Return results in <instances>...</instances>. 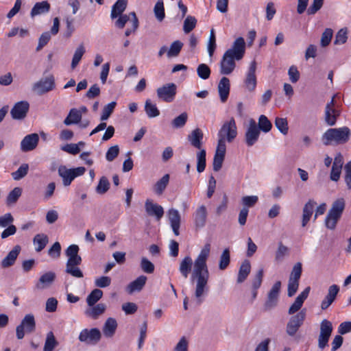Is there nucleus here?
Segmentation results:
<instances>
[{
    "label": "nucleus",
    "instance_id": "23",
    "mask_svg": "<svg viewBox=\"0 0 351 351\" xmlns=\"http://www.w3.org/2000/svg\"><path fill=\"white\" fill-rule=\"evenodd\" d=\"M339 291V287L337 285H332L329 287L328 293L321 303V308L322 310L327 309L332 304Z\"/></svg>",
    "mask_w": 351,
    "mask_h": 351
},
{
    "label": "nucleus",
    "instance_id": "44",
    "mask_svg": "<svg viewBox=\"0 0 351 351\" xmlns=\"http://www.w3.org/2000/svg\"><path fill=\"white\" fill-rule=\"evenodd\" d=\"M132 12H130L128 14H121L118 16V19L114 22V25L119 29H123L127 23H129L130 25L132 24L133 16H132Z\"/></svg>",
    "mask_w": 351,
    "mask_h": 351
},
{
    "label": "nucleus",
    "instance_id": "39",
    "mask_svg": "<svg viewBox=\"0 0 351 351\" xmlns=\"http://www.w3.org/2000/svg\"><path fill=\"white\" fill-rule=\"evenodd\" d=\"M251 270V265L248 261H245L242 263L241 265L240 266L238 277H237V282L238 283H242L244 282L247 277L248 276L249 274L250 273Z\"/></svg>",
    "mask_w": 351,
    "mask_h": 351
},
{
    "label": "nucleus",
    "instance_id": "30",
    "mask_svg": "<svg viewBox=\"0 0 351 351\" xmlns=\"http://www.w3.org/2000/svg\"><path fill=\"white\" fill-rule=\"evenodd\" d=\"M168 217L175 235L178 236L181 217L178 210L171 208L168 211Z\"/></svg>",
    "mask_w": 351,
    "mask_h": 351
},
{
    "label": "nucleus",
    "instance_id": "21",
    "mask_svg": "<svg viewBox=\"0 0 351 351\" xmlns=\"http://www.w3.org/2000/svg\"><path fill=\"white\" fill-rule=\"evenodd\" d=\"M21 250V247L20 245H15L7 256L2 259L1 261V267L5 269L14 265Z\"/></svg>",
    "mask_w": 351,
    "mask_h": 351
},
{
    "label": "nucleus",
    "instance_id": "42",
    "mask_svg": "<svg viewBox=\"0 0 351 351\" xmlns=\"http://www.w3.org/2000/svg\"><path fill=\"white\" fill-rule=\"evenodd\" d=\"M145 111L149 118L156 117L160 114V111L156 104H152L149 99L145 101Z\"/></svg>",
    "mask_w": 351,
    "mask_h": 351
},
{
    "label": "nucleus",
    "instance_id": "50",
    "mask_svg": "<svg viewBox=\"0 0 351 351\" xmlns=\"http://www.w3.org/2000/svg\"><path fill=\"white\" fill-rule=\"evenodd\" d=\"M110 185V184L108 178L105 176H102L100 178L97 186H96V193L99 195L106 193L108 191Z\"/></svg>",
    "mask_w": 351,
    "mask_h": 351
},
{
    "label": "nucleus",
    "instance_id": "11",
    "mask_svg": "<svg viewBox=\"0 0 351 351\" xmlns=\"http://www.w3.org/2000/svg\"><path fill=\"white\" fill-rule=\"evenodd\" d=\"M306 317V311L302 310L293 315L287 324L286 332L289 336H294L300 327L303 324Z\"/></svg>",
    "mask_w": 351,
    "mask_h": 351
},
{
    "label": "nucleus",
    "instance_id": "18",
    "mask_svg": "<svg viewBox=\"0 0 351 351\" xmlns=\"http://www.w3.org/2000/svg\"><path fill=\"white\" fill-rule=\"evenodd\" d=\"M207 217L208 211L206 206H198L193 214V221L197 229H201L206 226Z\"/></svg>",
    "mask_w": 351,
    "mask_h": 351
},
{
    "label": "nucleus",
    "instance_id": "9",
    "mask_svg": "<svg viewBox=\"0 0 351 351\" xmlns=\"http://www.w3.org/2000/svg\"><path fill=\"white\" fill-rule=\"evenodd\" d=\"M55 78L52 75L41 78L36 82L32 89L38 95H43L55 88Z\"/></svg>",
    "mask_w": 351,
    "mask_h": 351
},
{
    "label": "nucleus",
    "instance_id": "47",
    "mask_svg": "<svg viewBox=\"0 0 351 351\" xmlns=\"http://www.w3.org/2000/svg\"><path fill=\"white\" fill-rule=\"evenodd\" d=\"M230 263V254L228 248L225 249L220 256L219 261V269L225 270Z\"/></svg>",
    "mask_w": 351,
    "mask_h": 351
},
{
    "label": "nucleus",
    "instance_id": "5",
    "mask_svg": "<svg viewBox=\"0 0 351 351\" xmlns=\"http://www.w3.org/2000/svg\"><path fill=\"white\" fill-rule=\"evenodd\" d=\"M345 208V200L339 198L335 200L329 210L326 219L325 225L327 228L334 230L338 221L340 219L341 215Z\"/></svg>",
    "mask_w": 351,
    "mask_h": 351
},
{
    "label": "nucleus",
    "instance_id": "14",
    "mask_svg": "<svg viewBox=\"0 0 351 351\" xmlns=\"http://www.w3.org/2000/svg\"><path fill=\"white\" fill-rule=\"evenodd\" d=\"M280 288L281 282L276 281L268 293L267 299L264 304L265 311H269L277 305Z\"/></svg>",
    "mask_w": 351,
    "mask_h": 351
},
{
    "label": "nucleus",
    "instance_id": "19",
    "mask_svg": "<svg viewBox=\"0 0 351 351\" xmlns=\"http://www.w3.org/2000/svg\"><path fill=\"white\" fill-rule=\"evenodd\" d=\"M39 141L38 134L33 133L25 136L21 142V149L23 152H30L36 149Z\"/></svg>",
    "mask_w": 351,
    "mask_h": 351
},
{
    "label": "nucleus",
    "instance_id": "57",
    "mask_svg": "<svg viewBox=\"0 0 351 351\" xmlns=\"http://www.w3.org/2000/svg\"><path fill=\"white\" fill-rule=\"evenodd\" d=\"M188 119L186 112H182L179 116L176 117L171 122L172 126L174 128H180L185 125Z\"/></svg>",
    "mask_w": 351,
    "mask_h": 351
},
{
    "label": "nucleus",
    "instance_id": "22",
    "mask_svg": "<svg viewBox=\"0 0 351 351\" xmlns=\"http://www.w3.org/2000/svg\"><path fill=\"white\" fill-rule=\"evenodd\" d=\"M311 288L310 287H307L300 294H299L295 298L294 302L289 307L288 313L289 315H293L295 313L298 312L304 302V300L308 298Z\"/></svg>",
    "mask_w": 351,
    "mask_h": 351
},
{
    "label": "nucleus",
    "instance_id": "51",
    "mask_svg": "<svg viewBox=\"0 0 351 351\" xmlns=\"http://www.w3.org/2000/svg\"><path fill=\"white\" fill-rule=\"evenodd\" d=\"M217 44L215 30L213 29H211L209 39L207 44V51L210 58H212L213 56Z\"/></svg>",
    "mask_w": 351,
    "mask_h": 351
},
{
    "label": "nucleus",
    "instance_id": "37",
    "mask_svg": "<svg viewBox=\"0 0 351 351\" xmlns=\"http://www.w3.org/2000/svg\"><path fill=\"white\" fill-rule=\"evenodd\" d=\"M82 115L80 111L76 108H72L69 112V114L64 120V124L70 125L71 124H77L80 122Z\"/></svg>",
    "mask_w": 351,
    "mask_h": 351
},
{
    "label": "nucleus",
    "instance_id": "10",
    "mask_svg": "<svg viewBox=\"0 0 351 351\" xmlns=\"http://www.w3.org/2000/svg\"><path fill=\"white\" fill-rule=\"evenodd\" d=\"M332 323L327 320L323 319L320 324V332L318 337V347L323 350L328 346V342L332 332Z\"/></svg>",
    "mask_w": 351,
    "mask_h": 351
},
{
    "label": "nucleus",
    "instance_id": "34",
    "mask_svg": "<svg viewBox=\"0 0 351 351\" xmlns=\"http://www.w3.org/2000/svg\"><path fill=\"white\" fill-rule=\"evenodd\" d=\"M170 176L169 174L164 175L153 186V191L157 195H161L169 184Z\"/></svg>",
    "mask_w": 351,
    "mask_h": 351
},
{
    "label": "nucleus",
    "instance_id": "13",
    "mask_svg": "<svg viewBox=\"0 0 351 351\" xmlns=\"http://www.w3.org/2000/svg\"><path fill=\"white\" fill-rule=\"evenodd\" d=\"M177 86L173 83L167 84L156 90L158 97L165 102H171L176 95Z\"/></svg>",
    "mask_w": 351,
    "mask_h": 351
},
{
    "label": "nucleus",
    "instance_id": "54",
    "mask_svg": "<svg viewBox=\"0 0 351 351\" xmlns=\"http://www.w3.org/2000/svg\"><path fill=\"white\" fill-rule=\"evenodd\" d=\"M275 126L284 135L288 133L289 127L286 118L276 117L275 119Z\"/></svg>",
    "mask_w": 351,
    "mask_h": 351
},
{
    "label": "nucleus",
    "instance_id": "40",
    "mask_svg": "<svg viewBox=\"0 0 351 351\" xmlns=\"http://www.w3.org/2000/svg\"><path fill=\"white\" fill-rule=\"evenodd\" d=\"M58 342L56 340L53 332L50 331L47 332L43 351H53V350L58 346Z\"/></svg>",
    "mask_w": 351,
    "mask_h": 351
},
{
    "label": "nucleus",
    "instance_id": "46",
    "mask_svg": "<svg viewBox=\"0 0 351 351\" xmlns=\"http://www.w3.org/2000/svg\"><path fill=\"white\" fill-rule=\"evenodd\" d=\"M85 51V47L83 45H79L75 49L71 65L72 69H74L78 65Z\"/></svg>",
    "mask_w": 351,
    "mask_h": 351
},
{
    "label": "nucleus",
    "instance_id": "15",
    "mask_svg": "<svg viewBox=\"0 0 351 351\" xmlns=\"http://www.w3.org/2000/svg\"><path fill=\"white\" fill-rule=\"evenodd\" d=\"M335 96L334 95L332 97L330 101L326 104L325 108V122L330 126L335 125L337 117L340 115V111L335 107Z\"/></svg>",
    "mask_w": 351,
    "mask_h": 351
},
{
    "label": "nucleus",
    "instance_id": "31",
    "mask_svg": "<svg viewBox=\"0 0 351 351\" xmlns=\"http://www.w3.org/2000/svg\"><path fill=\"white\" fill-rule=\"evenodd\" d=\"M117 326V322L114 318L108 317L102 327V332L104 337L106 338H112L116 332Z\"/></svg>",
    "mask_w": 351,
    "mask_h": 351
},
{
    "label": "nucleus",
    "instance_id": "24",
    "mask_svg": "<svg viewBox=\"0 0 351 351\" xmlns=\"http://www.w3.org/2000/svg\"><path fill=\"white\" fill-rule=\"evenodd\" d=\"M79 247L73 244L69 245L66 250V255L68 257L66 265H80L82 258L78 255Z\"/></svg>",
    "mask_w": 351,
    "mask_h": 351
},
{
    "label": "nucleus",
    "instance_id": "6",
    "mask_svg": "<svg viewBox=\"0 0 351 351\" xmlns=\"http://www.w3.org/2000/svg\"><path fill=\"white\" fill-rule=\"evenodd\" d=\"M58 171L59 176L62 179L63 185L68 186L75 178L82 176L85 173L86 169L83 167L68 169L64 165H60Z\"/></svg>",
    "mask_w": 351,
    "mask_h": 351
},
{
    "label": "nucleus",
    "instance_id": "53",
    "mask_svg": "<svg viewBox=\"0 0 351 351\" xmlns=\"http://www.w3.org/2000/svg\"><path fill=\"white\" fill-rule=\"evenodd\" d=\"M28 170V164L24 163L16 171L12 173V177L14 180H19L27 174Z\"/></svg>",
    "mask_w": 351,
    "mask_h": 351
},
{
    "label": "nucleus",
    "instance_id": "25",
    "mask_svg": "<svg viewBox=\"0 0 351 351\" xmlns=\"http://www.w3.org/2000/svg\"><path fill=\"white\" fill-rule=\"evenodd\" d=\"M217 89L221 101L222 103L226 102L228 98L230 89L229 79L225 76L223 77L218 84Z\"/></svg>",
    "mask_w": 351,
    "mask_h": 351
},
{
    "label": "nucleus",
    "instance_id": "4",
    "mask_svg": "<svg viewBox=\"0 0 351 351\" xmlns=\"http://www.w3.org/2000/svg\"><path fill=\"white\" fill-rule=\"evenodd\" d=\"M237 127L233 117L223 123L217 132V145L226 147V142L231 143L237 136Z\"/></svg>",
    "mask_w": 351,
    "mask_h": 351
},
{
    "label": "nucleus",
    "instance_id": "49",
    "mask_svg": "<svg viewBox=\"0 0 351 351\" xmlns=\"http://www.w3.org/2000/svg\"><path fill=\"white\" fill-rule=\"evenodd\" d=\"M154 12L156 19L161 22L165 17L164 3L162 0H158L154 5Z\"/></svg>",
    "mask_w": 351,
    "mask_h": 351
},
{
    "label": "nucleus",
    "instance_id": "8",
    "mask_svg": "<svg viewBox=\"0 0 351 351\" xmlns=\"http://www.w3.org/2000/svg\"><path fill=\"white\" fill-rule=\"evenodd\" d=\"M101 338V331L97 328H84L80 332V341L88 345L97 344Z\"/></svg>",
    "mask_w": 351,
    "mask_h": 351
},
{
    "label": "nucleus",
    "instance_id": "56",
    "mask_svg": "<svg viewBox=\"0 0 351 351\" xmlns=\"http://www.w3.org/2000/svg\"><path fill=\"white\" fill-rule=\"evenodd\" d=\"M116 105L117 103L115 101H112L104 107L100 118L101 121H104L110 117L111 114L113 112Z\"/></svg>",
    "mask_w": 351,
    "mask_h": 351
},
{
    "label": "nucleus",
    "instance_id": "41",
    "mask_svg": "<svg viewBox=\"0 0 351 351\" xmlns=\"http://www.w3.org/2000/svg\"><path fill=\"white\" fill-rule=\"evenodd\" d=\"M183 47V43L180 40H175L173 41L167 51V58H171L173 57H177L180 54L182 48Z\"/></svg>",
    "mask_w": 351,
    "mask_h": 351
},
{
    "label": "nucleus",
    "instance_id": "2",
    "mask_svg": "<svg viewBox=\"0 0 351 351\" xmlns=\"http://www.w3.org/2000/svg\"><path fill=\"white\" fill-rule=\"evenodd\" d=\"M246 43L243 37H238L231 47L227 49L219 62V71L221 75H230L236 68V61L241 60L245 53Z\"/></svg>",
    "mask_w": 351,
    "mask_h": 351
},
{
    "label": "nucleus",
    "instance_id": "12",
    "mask_svg": "<svg viewBox=\"0 0 351 351\" xmlns=\"http://www.w3.org/2000/svg\"><path fill=\"white\" fill-rule=\"evenodd\" d=\"M261 132L254 119L249 121L248 126L245 133V141L248 147L253 146L258 140Z\"/></svg>",
    "mask_w": 351,
    "mask_h": 351
},
{
    "label": "nucleus",
    "instance_id": "3",
    "mask_svg": "<svg viewBox=\"0 0 351 351\" xmlns=\"http://www.w3.org/2000/svg\"><path fill=\"white\" fill-rule=\"evenodd\" d=\"M351 135L348 127L330 128L322 136V141L325 145L343 144L348 141Z\"/></svg>",
    "mask_w": 351,
    "mask_h": 351
},
{
    "label": "nucleus",
    "instance_id": "33",
    "mask_svg": "<svg viewBox=\"0 0 351 351\" xmlns=\"http://www.w3.org/2000/svg\"><path fill=\"white\" fill-rule=\"evenodd\" d=\"M316 204L317 203L312 199H309L305 204L302 210V226L303 227H304L309 221Z\"/></svg>",
    "mask_w": 351,
    "mask_h": 351
},
{
    "label": "nucleus",
    "instance_id": "45",
    "mask_svg": "<svg viewBox=\"0 0 351 351\" xmlns=\"http://www.w3.org/2000/svg\"><path fill=\"white\" fill-rule=\"evenodd\" d=\"M103 291L99 289L93 290L86 298V302L88 306H93L102 298Z\"/></svg>",
    "mask_w": 351,
    "mask_h": 351
},
{
    "label": "nucleus",
    "instance_id": "61",
    "mask_svg": "<svg viewBox=\"0 0 351 351\" xmlns=\"http://www.w3.org/2000/svg\"><path fill=\"white\" fill-rule=\"evenodd\" d=\"M197 23V20L194 16H188L184 21L183 25V30L185 33L191 32L195 27Z\"/></svg>",
    "mask_w": 351,
    "mask_h": 351
},
{
    "label": "nucleus",
    "instance_id": "64",
    "mask_svg": "<svg viewBox=\"0 0 351 351\" xmlns=\"http://www.w3.org/2000/svg\"><path fill=\"white\" fill-rule=\"evenodd\" d=\"M173 351H189V341L185 337L180 339Z\"/></svg>",
    "mask_w": 351,
    "mask_h": 351
},
{
    "label": "nucleus",
    "instance_id": "32",
    "mask_svg": "<svg viewBox=\"0 0 351 351\" xmlns=\"http://www.w3.org/2000/svg\"><path fill=\"white\" fill-rule=\"evenodd\" d=\"M147 277L145 276H140L136 280L131 282L126 287V291L128 293L132 294L134 292L141 291L147 282Z\"/></svg>",
    "mask_w": 351,
    "mask_h": 351
},
{
    "label": "nucleus",
    "instance_id": "27",
    "mask_svg": "<svg viewBox=\"0 0 351 351\" xmlns=\"http://www.w3.org/2000/svg\"><path fill=\"white\" fill-rule=\"evenodd\" d=\"M204 137L203 132L199 128L193 130L187 136V139L190 144L198 149H202V140Z\"/></svg>",
    "mask_w": 351,
    "mask_h": 351
},
{
    "label": "nucleus",
    "instance_id": "1",
    "mask_svg": "<svg viewBox=\"0 0 351 351\" xmlns=\"http://www.w3.org/2000/svg\"><path fill=\"white\" fill-rule=\"evenodd\" d=\"M210 244L206 243L201 250L197 258L193 261L190 256H186L180 263L179 271L186 279L191 272V282L195 285L194 296L197 304L203 302L204 297L208 291L210 273L207 260L210 255Z\"/></svg>",
    "mask_w": 351,
    "mask_h": 351
},
{
    "label": "nucleus",
    "instance_id": "38",
    "mask_svg": "<svg viewBox=\"0 0 351 351\" xmlns=\"http://www.w3.org/2000/svg\"><path fill=\"white\" fill-rule=\"evenodd\" d=\"M48 237L45 234H37L33 239L35 250L38 252L42 251L48 243Z\"/></svg>",
    "mask_w": 351,
    "mask_h": 351
},
{
    "label": "nucleus",
    "instance_id": "52",
    "mask_svg": "<svg viewBox=\"0 0 351 351\" xmlns=\"http://www.w3.org/2000/svg\"><path fill=\"white\" fill-rule=\"evenodd\" d=\"M22 193V189L20 187H15L8 195L6 203L8 205L15 204Z\"/></svg>",
    "mask_w": 351,
    "mask_h": 351
},
{
    "label": "nucleus",
    "instance_id": "17",
    "mask_svg": "<svg viewBox=\"0 0 351 351\" xmlns=\"http://www.w3.org/2000/svg\"><path fill=\"white\" fill-rule=\"evenodd\" d=\"M145 209L149 216L154 217L157 221H160L164 215L162 206L154 203L149 199H147L145 202Z\"/></svg>",
    "mask_w": 351,
    "mask_h": 351
},
{
    "label": "nucleus",
    "instance_id": "63",
    "mask_svg": "<svg viewBox=\"0 0 351 351\" xmlns=\"http://www.w3.org/2000/svg\"><path fill=\"white\" fill-rule=\"evenodd\" d=\"M141 267L142 270L147 274H152L154 271V264L145 257L141 259Z\"/></svg>",
    "mask_w": 351,
    "mask_h": 351
},
{
    "label": "nucleus",
    "instance_id": "36",
    "mask_svg": "<svg viewBox=\"0 0 351 351\" xmlns=\"http://www.w3.org/2000/svg\"><path fill=\"white\" fill-rule=\"evenodd\" d=\"M128 4V0H117L112 5L110 17L112 19H116L119 15L123 14Z\"/></svg>",
    "mask_w": 351,
    "mask_h": 351
},
{
    "label": "nucleus",
    "instance_id": "55",
    "mask_svg": "<svg viewBox=\"0 0 351 351\" xmlns=\"http://www.w3.org/2000/svg\"><path fill=\"white\" fill-rule=\"evenodd\" d=\"M210 69L209 66L204 63H202L198 65L197 68V73L199 77L202 80H207L210 77Z\"/></svg>",
    "mask_w": 351,
    "mask_h": 351
},
{
    "label": "nucleus",
    "instance_id": "28",
    "mask_svg": "<svg viewBox=\"0 0 351 351\" xmlns=\"http://www.w3.org/2000/svg\"><path fill=\"white\" fill-rule=\"evenodd\" d=\"M226 152V147L217 145L213 163L214 171L217 172L221 169L225 158Z\"/></svg>",
    "mask_w": 351,
    "mask_h": 351
},
{
    "label": "nucleus",
    "instance_id": "20",
    "mask_svg": "<svg viewBox=\"0 0 351 351\" xmlns=\"http://www.w3.org/2000/svg\"><path fill=\"white\" fill-rule=\"evenodd\" d=\"M256 63L255 61H252L250 63L249 69L246 74L245 80V85L246 88L250 92H252L256 87Z\"/></svg>",
    "mask_w": 351,
    "mask_h": 351
},
{
    "label": "nucleus",
    "instance_id": "16",
    "mask_svg": "<svg viewBox=\"0 0 351 351\" xmlns=\"http://www.w3.org/2000/svg\"><path fill=\"white\" fill-rule=\"evenodd\" d=\"M29 104L26 101L16 103L10 111V114L14 119H23L29 110Z\"/></svg>",
    "mask_w": 351,
    "mask_h": 351
},
{
    "label": "nucleus",
    "instance_id": "26",
    "mask_svg": "<svg viewBox=\"0 0 351 351\" xmlns=\"http://www.w3.org/2000/svg\"><path fill=\"white\" fill-rule=\"evenodd\" d=\"M56 277V275L53 271L43 274L36 284V287L40 290L49 287L55 281Z\"/></svg>",
    "mask_w": 351,
    "mask_h": 351
},
{
    "label": "nucleus",
    "instance_id": "59",
    "mask_svg": "<svg viewBox=\"0 0 351 351\" xmlns=\"http://www.w3.org/2000/svg\"><path fill=\"white\" fill-rule=\"evenodd\" d=\"M333 31L330 28H326L322 34L320 44L322 47H327L331 42Z\"/></svg>",
    "mask_w": 351,
    "mask_h": 351
},
{
    "label": "nucleus",
    "instance_id": "29",
    "mask_svg": "<svg viewBox=\"0 0 351 351\" xmlns=\"http://www.w3.org/2000/svg\"><path fill=\"white\" fill-rule=\"evenodd\" d=\"M106 309V305L104 303H99L93 306H88L85 310L84 314L88 317L97 319L100 315L104 313Z\"/></svg>",
    "mask_w": 351,
    "mask_h": 351
},
{
    "label": "nucleus",
    "instance_id": "60",
    "mask_svg": "<svg viewBox=\"0 0 351 351\" xmlns=\"http://www.w3.org/2000/svg\"><path fill=\"white\" fill-rule=\"evenodd\" d=\"M302 271V263L298 262L294 265L289 280L300 281Z\"/></svg>",
    "mask_w": 351,
    "mask_h": 351
},
{
    "label": "nucleus",
    "instance_id": "48",
    "mask_svg": "<svg viewBox=\"0 0 351 351\" xmlns=\"http://www.w3.org/2000/svg\"><path fill=\"white\" fill-rule=\"evenodd\" d=\"M259 131L262 130L263 132L267 133L269 132L272 128V124L271 121L268 119V118L265 115H261L258 118V123L257 124Z\"/></svg>",
    "mask_w": 351,
    "mask_h": 351
},
{
    "label": "nucleus",
    "instance_id": "62",
    "mask_svg": "<svg viewBox=\"0 0 351 351\" xmlns=\"http://www.w3.org/2000/svg\"><path fill=\"white\" fill-rule=\"evenodd\" d=\"M289 249L281 242L278 243V250L276 252L275 260L278 262L283 260L284 257L288 254Z\"/></svg>",
    "mask_w": 351,
    "mask_h": 351
},
{
    "label": "nucleus",
    "instance_id": "43",
    "mask_svg": "<svg viewBox=\"0 0 351 351\" xmlns=\"http://www.w3.org/2000/svg\"><path fill=\"white\" fill-rule=\"evenodd\" d=\"M206 152L204 149H200L196 154L197 157V171L202 173L206 168Z\"/></svg>",
    "mask_w": 351,
    "mask_h": 351
},
{
    "label": "nucleus",
    "instance_id": "58",
    "mask_svg": "<svg viewBox=\"0 0 351 351\" xmlns=\"http://www.w3.org/2000/svg\"><path fill=\"white\" fill-rule=\"evenodd\" d=\"M348 40V29L341 28L339 29L336 36L334 41L335 45H343L346 43Z\"/></svg>",
    "mask_w": 351,
    "mask_h": 351
},
{
    "label": "nucleus",
    "instance_id": "7",
    "mask_svg": "<svg viewBox=\"0 0 351 351\" xmlns=\"http://www.w3.org/2000/svg\"><path fill=\"white\" fill-rule=\"evenodd\" d=\"M36 330V321L34 315L27 314L21 324L16 326V335L18 339H22L25 333L31 334Z\"/></svg>",
    "mask_w": 351,
    "mask_h": 351
},
{
    "label": "nucleus",
    "instance_id": "35",
    "mask_svg": "<svg viewBox=\"0 0 351 351\" xmlns=\"http://www.w3.org/2000/svg\"><path fill=\"white\" fill-rule=\"evenodd\" d=\"M50 10V4L47 1L36 3L32 8L30 15L32 18L37 15L47 13Z\"/></svg>",
    "mask_w": 351,
    "mask_h": 351
}]
</instances>
